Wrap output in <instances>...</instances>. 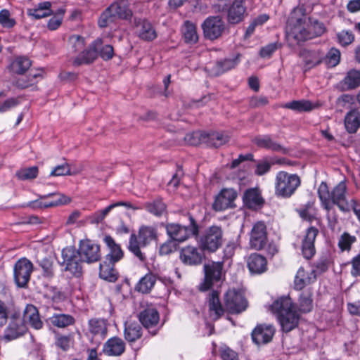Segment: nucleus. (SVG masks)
<instances>
[{
    "label": "nucleus",
    "mask_w": 360,
    "mask_h": 360,
    "mask_svg": "<svg viewBox=\"0 0 360 360\" xmlns=\"http://www.w3.org/2000/svg\"><path fill=\"white\" fill-rule=\"evenodd\" d=\"M31 60L25 56H18L13 58L9 66V70L17 75H23L31 67Z\"/></svg>",
    "instance_id": "nucleus-34"
},
{
    "label": "nucleus",
    "mask_w": 360,
    "mask_h": 360,
    "mask_svg": "<svg viewBox=\"0 0 360 360\" xmlns=\"http://www.w3.org/2000/svg\"><path fill=\"white\" fill-rule=\"evenodd\" d=\"M275 328L271 324H258L251 333L252 341L257 345L266 344L271 341Z\"/></svg>",
    "instance_id": "nucleus-23"
},
{
    "label": "nucleus",
    "mask_w": 360,
    "mask_h": 360,
    "mask_svg": "<svg viewBox=\"0 0 360 360\" xmlns=\"http://www.w3.org/2000/svg\"><path fill=\"white\" fill-rule=\"evenodd\" d=\"M39 173L37 167L34 166L31 167L22 168L17 171L15 175L18 179L21 181L32 180L35 179Z\"/></svg>",
    "instance_id": "nucleus-50"
},
{
    "label": "nucleus",
    "mask_w": 360,
    "mask_h": 360,
    "mask_svg": "<svg viewBox=\"0 0 360 360\" xmlns=\"http://www.w3.org/2000/svg\"><path fill=\"white\" fill-rule=\"evenodd\" d=\"M243 202L250 209H257L264 203L260 191L257 188L248 189L243 194Z\"/></svg>",
    "instance_id": "nucleus-31"
},
{
    "label": "nucleus",
    "mask_w": 360,
    "mask_h": 360,
    "mask_svg": "<svg viewBox=\"0 0 360 360\" xmlns=\"http://www.w3.org/2000/svg\"><path fill=\"white\" fill-rule=\"evenodd\" d=\"M311 38L321 36L326 31L324 24L317 20H310Z\"/></svg>",
    "instance_id": "nucleus-58"
},
{
    "label": "nucleus",
    "mask_w": 360,
    "mask_h": 360,
    "mask_svg": "<svg viewBox=\"0 0 360 360\" xmlns=\"http://www.w3.org/2000/svg\"><path fill=\"white\" fill-rule=\"evenodd\" d=\"M301 185V179L296 174L280 171L275 177V195L278 198H289Z\"/></svg>",
    "instance_id": "nucleus-4"
},
{
    "label": "nucleus",
    "mask_w": 360,
    "mask_h": 360,
    "mask_svg": "<svg viewBox=\"0 0 360 360\" xmlns=\"http://www.w3.org/2000/svg\"><path fill=\"white\" fill-rule=\"evenodd\" d=\"M300 54L303 58L306 70L318 66L323 63L325 57V52L320 49H304Z\"/></svg>",
    "instance_id": "nucleus-24"
},
{
    "label": "nucleus",
    "mask_w": 360,
    "mask_h": 360,
    "mask_svg": "<svg viewBox=\"0 0 360 360\" xmlns=\"http://www.w3.org/2000/svg\"><path fill=\"white\" fill-rule=\"evenodd\" d=\"M20 103L18 98H9L0 103V113L5 112Z\"/></svg>",
    "instance_id": "nucleus-62"
},
{
    "label": "nucleus",
    "mask_w": 360,
    "mask_h": 360,
    "mask_svg": "<svg viewBox=\"0 0 360 360\" xmlns=\"http://www.w3.org/2000/svg\"><path fill=\"white\" fill-rule=\"evenodd\" d=\"M253 143L259 148L271 150L274 152H278L282 154H288L289 150L274 141L269 135L257 136L254 138Z\"/></svg>",
    "instance_id": "nucleus-25"
},
{
    "label": "nucleus",
    "mask_w": 360,
    "mask_h": 360,
    "mask_svg": "<svg viewBox=\"0 0 360 360\" xmlns=\"http://www.w3.org/2000/svg\"><path fill=\"white\" fill-rule=\"evenodd\" d=\"M190 224L182 226L179 224H167L166 225L167 233L173 241L183 242L191 236L197 237L199 235V226L195 219L189 216Z\"/></svg>",
    "instance_id": "nucleus-6"
},
{
    "label": "nucleus",
    "mask_w": 360,
    "mask_h": 360,
    "mask_svg": "<svg viewBox=\"0 0 360 360\" xmlns=\"http://www.w3.org/2000/svg\"><path fill=\"white\" fill-rule=\"evenodd\" d=\"M340 51L336 48H331L327 53H325L323 63L328 68H333L340 63Z\"/></svg>",
    "instance_id": "nucleus-49"
},
{
    "label": "nucleus",
    "mask_w": 360,
    "mask_h": 360,
    "mask_svg": "<svg viewBox=\"0 0 360 360\" xmlns=\"http://www.w3.org/2000/svg\"><path fill=\"white\" fill-rule=\"evenodd\" d=\"M345 125L349 133H355L360 127V112L353 109L345 117Z\"/></svg>",
    "instance_id": "nucleus-38"
},
{
    "label": "nucleus",
    "mask_w": 360,
    "mask_h": 360,
    "mask_svg": "<svg viewBox=\"0 0 360 360\" xmlns=\"http://www.w3.org/2000/svg\"><path fill=\"white\" fill-rule=\"evenodd\" d=\"M89 331L94 335L104 338L108 333L107 321L103 319H91L89 321Z\"/></svg>",
    "instance_id": "nucleus-37"
},
{
    "label": "nucleus",
    "mask_w": 360,
    "mask_h": 360,
    "mask_svg": "<svg viewBox=\"0 0 360 360\" xmlns=\"http://www.w3.org/2000/svg\"><path fill=\"white\" fill-rule=\"evenodd\" d=\"M138 36L145 41H153L157 37V34L152 25L146 20H142L136 25Z\"/></svg>",
    "instance_id": "nucleus-36"
},
{
    "label": "nucleus",
    "mask_w": 360,
    "mask_h": 360,
    "mask_svg": "<svg viewBox=\"0 0 360 360\" xmlns=\"http://www.w3.org/2000/svg\"><path fill=\"white\" fill-rule=\"evenodd\" d=\"M114 55L113 47L111 45L102 44L101 47L98 49V56L103 60H108L111 59Z\"/></svg>",
    "instance_id": "nucleus-64"
},
{
    "label": "nucleus",
    "mask_w": 360,
    "mask_h": 360,
    "mask_svg": "<svg viewBox=\"0 0 360 360\" xmlns=\"http://www.w3.org/2000/svg\"><path fill=\"white\" fill-rule=\"evenodd\" d=\"M101 45L102 40L96 39L74 58L72 64L75 66H79L92 63L98 56V49Z\"/></svg>",
    "instance_id": "nucleus-17"
},
{
    "label": "nucleus",
    "mask_w": 360,
    "mask_h": 360,
    "mask_svg": "<svg viewBox=\"0 0 360 360\" xmlns=\"http://www.w3.org/2000/svg\"><path fill=\"white\" fill-rule=\"evenodd\" d=\"M65 270L75 276L82 274V263H94L101 259L100 246L89 240H82L79 249L67 247L62 250Z\"/></svg>",
    "instance_id": "nucleus-1"
},
{
    "label": "nucleus",
    "mask_w": 360,
    "mask_h": 360,
    "mask_svg": "<svg viewBox=\"0 0 360 360\" xmlns=\"http://www.w3.org/2000/svg\"><path fill=\"white\" fill-rule=\"evenodd\" d=\"M319 233V231L317 228L310 226L307 229L305 233L302 238V254L307 259L312 258L316 253L314 243Z\"/></svg>",
    "instance_id": "nucleus-19"
},
{
    "label": "nucleus",
    "mask_w": 360,
    "mask_h": 360,
    "mask_svg": "<svg viewBox=\"0 0 360 360\" xmlns=\"http://www.w3.org/2000/svg\"><path fill=\"white\" fill-rule=\"evenodd\" d=\"M356 240L354 236L350 235L347 232H344L340 237L338 240V247L342 252L349 251L352 245Z\"/></svg>",
    "instance_id": "nucleus-53"
},
{
    "label": "nucleus",
    "mask_w": 360,
    "mask_h": 360,
    "mask_svg": "<svg viewBox=\"0 0 360 360\" xmlns=\"http://www.w3.org/2000/svg\"><path fill=\"white\" fill-rule=\"evenodd\" d=\"M39 266L43 269V276L46 278H52L54 276L53 261L50 258H44L39 262Z\"/></svg>",
    "instance_id": "nucleus-56"
},
{
    "label": "nucleus",
    "mask_w": 360,
    "mask_h": 360,
    "mask_svg": "<svg viewBox=\"0 0 360 360\" xmlns=\"http://www.w3.org/2000/svg\"><path fill=\"white\" fill-rule=\"evenodd\" d=\"M33 264L26 257L19 259L13 266V279L15 285L26 288L33 272Z\"/></svg>",
    "instance_id": "nucleus-9"
},
{
    "label": "nucleus",
    "mask_w": 360,
    "mask_h": 360,
    "mask_svg": "<svg viewBox=\"0 0 360 360\" xmlns=\"http://www.w3.org/2000/svg\"><path fill=\"white\" fill-rule=\"evenodd\" d=\"M224 304L227 312L238 314L246 309L248 302L240 292L230 289L224 295Z\"/></svg>",
    "instance_id": "nucleus-11"
},
{
    "label": "nucleus",
    "mask_w": 360,
    "mask_h": 360,
    "mask_svg": "<svg viewBox=\"0 0 360 360\" xmlns=\"http://www.w3.org/2000/svg\"><path fill=\"white\" fill-rule=\"evenodd\" d=\"M68 44L70 51L77 53L84 49L85 46V39L77 34H73L69 37Z\"/></svg>",
    "instance_id": "nucleus-51"
},
{
    "label": "nucleus",
    "mask_w": 360,
    "mask_h": 360,
    "mask_svg": "<svg viewBox=\"0 0 360 360\" xmlns=\"http://www.w3.org/2000/svg\"><path fill=\"white\" fill-rule=\"evenodd\" d=\"M347 186L345 181H340L331 192V208L336 205L342 212L351 210L352 200L349 202L346 200Z\"/></svg>",
    "instance_id": "nucleus-18"
},
{
    "label": "nucleus",
    "mask_w": 360,
    "mask_h": 360,
    "mask_svg": "<svg viewBox=\"0 0 360 360\" xmlns=\"http://www.w3.org/2000/svg\"><path fill=\"white\" fill-rule=\"evenodd\" d=\"M205 278L199 285V290L202 292L210 290L214 284H217L222 279L223 263L212 262L210 264L205 265Z\"/></svg>",
    "instance_id": "nucleus-10"
},
{
    "label": "nucleus",
    "mask_w": 360,
    "mask_h": 360,
    "mask_svg": "<svg viewBox=\"0 0 360 360\" xmlns=\"http://www.w3.org/2000/svg\"><path fill=\"white\" fill-rule=\"evenodd\" d=\"M49 197H53L54 199H53L51 201H46L45 205H44V207H56L60 205H65L68 204L70 202V198L59 193H49L48 195H41L39 197L40 199H45Z\"/></svg>",
    "instance_id": "nucleus-47"
},
{
    "label": "nucleus",
    "mask_w": 360,
    "mask_h": 360,
    "mask_svg": "<svg viewBox=\"0 0 360 360\" xmlns=\"http://www.w3.org/2000/svg\"><path fill=\"white\" fill-rule=\"evenodd\" d=\"M226 19L229 24L236 25L242 22L248 15L245 3L243 0H235L228 7Z\"/></svg>",
    "instance_id": "nucleus-22"
},
{
    "label": "nucleus",
    "mask_w": 360,
    "mask_h": 360,
    "mask_svg": "<svg viewBox=\"0 0 360 360\" xmlns=\"http://www.w3.org/2000/svg\"><path fill=\"white\" fill-rule=\"evenodd\" d=\"M115 208L114 203L110 204L103 210H98L94 212L91 217V221L93 224H99L103 221V220L105 218V217L109 214V212Z\"/></svg>",
    "instance_id": "nucleus-55"
},
{
    "label": "nucleus",
    "mask_w": 360,
    "mask_h": 360,
    "mask_svg": "<svg viewBox=\"0 0 360 360\" xmlns=\"http://www.w3.org/2000/svg\"><path fill=\"white\" fill-rule=\"evenodd\" d=\"M125 351V343L118 337L108 339L103 345V352L107 356H119Z\"/></svg>",
    "instance_id": "nucleus-27"
},
{
    "label": "nucleus",
    "mask_w": 360,
    "mask_h": 360,
    "mask_svg": "<svg viewBox=\"0 0 360 360\" xmlns=\"http://www.w3.org/2000/svg\"><path fill=\"white\" fill-rule=\"evenodd\" d=\"M156 282V276L152 273H148L142 277L137 285L136 290L142 293H148Z\"/></svg>",
    "instance_id": "nucleus-42"
},
{
    "label": "nucleus",
    "mask_w": 360,
    "mask_h": 360,
    "mask_svg": "<svg viewBox=\"0 0 360 360\" xmlns=\"http://www.w3.org/2000/svg\"><path fill=\"white\" fill-rule=\"evenodd\" d=\"M237 193L234 189L224 188L218 194L213 203L212 207L215 211H223L233 207L234 200Z\"/></svg>",
    "instance_id": "nucleus-21"
},
{
    "label": "nucleus",
    "mask_w": 360,
    "mask_h": 360,
    "mask_svg": "<svg viewBox=\"0 0 360 360\" xmlns=\"http://www.w3.org/2000/svg\"><path fill=\"white\" fill-rule=\"evenodd\" d=\"M318 194L324 209L329 211L331 209V193H329L326 183L322 182L320 184L318 189Z\"/></svg>",
    "instance_id": "nucleus-48"
},
{
    "label": "nucleus",
    "mask_w": 360,
    "mask_h": 360,
    "mask_svg": "<svg viewBox=\"0 0 360 360\" xmlns=\"http://www.w3.org/2000/svg\"><path fill=\"white\" fill-rule=\"evenodd\" d=\"M208 306L210 316L213 320H218L224 314L226 309L224 307L219 300V293L213 290L209 294Z\"/></svg>",
    "instance_id": "nucleus-28"
},
{
    "label": "nucleus",
    "mask_w": 360,
    "mask_h": 360,
    "mask_svg": "<svg viewBox=\"0 0 360 360\" xmlns=\"http://www.w3.org/2000/svg\"><path fill=\"white\" fill-rule=\"evenodd\" d=\"M284 107L297 112H309L314 108L311 102L307 100L292 101L285 103Z\"/></svg>",
    "instance_id": "nucleus-46"
},
{
    "label": "nucleus",
    "mask_w": 360,
    "mask_h": 360,
    "mask_svg": "<svg viewBox=\"0 0 360 360\" xmlns=\"http://www.w3.org/2000/svg\"><path fill=\"white\" fill-rule=\"evenodd\" d=\"M224 232L221 226L212 225L207 228L198 240L199 247L204 251L216 252L223 244Z\"/></svg>",
    "instance_id": "nucleus-7"
},
{
    "label": "nucleus",
    "mask_w": 360,
    "mask_h": 360,
    "mask_svg": "<svg viewBox=\"0 0 360 360\" xmlns=\"http://www.w3.org/2000/svg\"><path fill=\"white\" fill-rule=\"evenodd\" d=\"M268 243L266 226L263 221L256 222L250 231L249 245L252 249L260 250Z\"/></svg>",
    "instance_id": "nucleus-15"
},
{
    "label": "nucleus",
    "mask_w": 360,
    "mask_h": 360,
    "mask_svg": "<svg viewBox=\"0 0 360 360\" xmlns=\"http://www.w3.org/2000/svg\"><path fill=\"white\" fill-rule=\"evenodd\" d=\"M314 307L313 291L308 288L303 291L299 297V310L302 313H309Z\"/></svg>",
    "instance_id": "nucleus-39"
},
{
    "label": "nucleus",
    "mask_w": 360,
    "mask_h": 360,
    "mask_svg": "<svg viewBox=\"0 0 360 360\" xmlns=\"http://www.w3.org/2000/svg\"><path fill=\"white\" fill-rule=\"evenodd\" d=\"M306 18H297L293 26L287 30V38L291 43L299 44L300 42L311 39V32L305 27Z\"/></svg>",
    "instance_id": "nucleus-14"
},
{
    "label": "nucleus",
    "mask_w": 360,
    "mask_h": 360,
    "mask_svg": "<svg viewBox=\"0 0 360 360\" xmlns=\"http://www.w3.org/2000/svg\"><path fill=\"white\" fill-rule=\"evenodd\" d=\"M15 22L10 18V13L8 10L4 9L0 11V24L4 27L11 28L14 26Z\"/></svg>",
    "instance_id": "nucleus-61"
},
{
    "label": "nucleus",
    "mask_w": 360,
    "mask_h": 360,
    "mask_svg": "<svg viewBox=\"0 0 360 360\" xmlns=\"http://www.w3.org/2000/svg\"><path fill=\"white\" fill-rule=\"evenodd\" d=\"M139 319L152 335L157 334L160 328V314L155 307L152 305L147 306L140 311Z\"/></svg>",
    "instance_id": "nucleus-12"
},
{
    "label": "nucleus",
    "mask_w": 360,
    "mask_h": 360,
    "mask_svg": "<svg viewBox=\"0 0 360 360\" xmlns=\"http://www.w3.org/2000/svg\"><path fill=\"white\" fill-rule=\"evenodd\" d=\"M131 15L128 0H115L101 14L98 25L101 27H105L117 19L127 20Z\"/></svg>",
    "instance_id": "nucleus-5"
},
{
    "label": "nucleus",
    "mask_w": 360,
    "mask_h": 360,
    "mask_svg": "<svg viewBox=\"0 0 360 360\" xmlns=\"http://www.w3.org/2000/svg\"><path fill=\"white\" fill-rule=\"evenodd\" d=\"M145 207L149 212L156 216L162 215L166 210L165 204L160 199H157L153 202H147Z\"/></svg>",
    "instance_id": "nucleus-52"
},
{
    "label": "nucleus",
    "mask_w": 360,
    "mask_h": 360,
    "mask_svg": "<svg viewBox=\"0 0 360 360\" xmlns=\"http://www.w3.org/2000/svg\"><path fill=\"white\" fill-rule=\"evenodd\" d=\"M184 40L188 44H195L198 40L196 26L190 21H186L182 28Z\"/></svg>",
    "instance_id": "nucleus-45"
},
{
    "label": "nucleus",
    "mask_w": 360,
    "mask_h": 360,
    "mask_svg": "<svg viewBox=\"0 0 360 360\" xmlns=\"http://www.w3.org/2000/svg\"><path fill=\"white\" fill-rule=\"evenodd\" d=\"M51 324L58 328H66L75 323V318L70 314H54L51 318Z\"/></svg>",
    "instance_id": "nucleus-43"
},
{
    "label": "nucleus",
    "mask_w": 360,
    "mask_h": 360,
    "mask_svg": "<svg viewBox=\"0 0 360 360\" xmlns=\"http://www.w3.org/2000/svg\"><path fill=\"white\" fill-rule=\"evenodd\" d=\"M104 241L110 249V252L106 255L105 260H109L114 263L120 261L124 256V252L120 245L117 244L110 236H105Z\"/></svg>",
    "instance_id": "nucleus-33"
},
{
    "label": "nucleus",
    "mask_w": 360,
    "mask_h": 360,
    "mask_svg": "<svg viewBox=\"0 0 360 360\" xmlns=\"http://www.w3.org/2000/svg\"><path fill=\"white\" fill-rule=\"evenodd\" d=\"M27 330V326L20 316L19 312H15L11 317V321L5 330L4 338L8 341L17 339Z\"/></svg>",
    "instance_id": "nucleus-16"
},
{
    "label": "nucleus",
    "mask_w": 360,
    "mask_h": 360,
    "mask_svg": "<svg viewBox=\"0 0 360 360\" xmlns=\"http://www.w3.org/2000/svg\"><path fill=\"white\" fill-rule=\"evenodd\" d=\"M70 168L68 163L56 166L50 173V176H59L63 175H71Z\"/></svg>",
    "instance_id": "nucleus-63"
},
{
    "label": "nucleus",
    "mask_w": 360,
    "mask_h": 360,
    "mask_svg": "<svg viewBox=\"0 0 360 360\" xmlns=\"http://www.w3.org/2000/svg\"><path fill=\"white\" fill-rule=\"evenodd\" d=\"M271 309L283 332L288 333L298 326L300 316L294 309L290 297L284 296L277 299L271 304Z\"/></svg>",
    "instance_id": "nucleus-2"
},
{
    "label": "nucleus",
    "mask_w": 360,
    "mask_h": 360,
    "mask_svg": "<svg viewBox=\"0 0 360 360\" xmlns=\"http://www.w3.org/2000/svg\"><path fill=\"white\" fill-rule=\"evenodd\" d=\"M186 140L191 145H198L200 143H205L207 146L214 148H219L229 141L230 137L222 132H212L206 134L205 132H193L187 134Z\"/></svg>",
    "instance_id": "nucleus-8"
},
{
    "label": "nucleus",
    "mask_w": 360,
    "mask_h": 360,
    "mask_svg": "<svg viewBox=\"0 0 360 360\" xmlns=\"http://www.w3.org/2000/svg\"><path fill=\"white\" fill-rule=\"evenodd\" d=\"M158 237L157 230L153 226H143L140 227L139 234L131 233L129 238L128 250L140 261L144 262L146 257L141 249L146 247L152 240Z\"/></svg>",
    "instance_id": "nucleus-3"
},
{
    "label": "nucleus",
    "mask_w": 360,
    "mask_h": 360,
    "mask_svg": "<svg viewBox=\"0 0 360 360\" xmlns=\"http://www.w3.org/2000/svg\"><path fill=\"white\" fill-rule=\"evenodd\" d=\"M200 248L187 245L180 251V259L186 265L195 266L200 264L204 258V253Z\"/></svg>",
    "instance_id": "nucleus-20"
},
{
    "label": "nucleus",
    "mask_w": 360,
    "mask_h": 360,
    "mask_svg": "<svg viewBox=\"0 0 360 360\" xmlns=\"http://www.w3.org/2000/svg\"><path fill=\"white\" fill-rule=\"evenodd\" d=\"M114 262L109 260H104L101 263L99 266L100 277L110 282H115L118 278V273L114 269Z\"/></svg>",
    "instance_id": "nucleus-35"
},
{
    "label": "nucleus",
    "mask_w": 360,
    "mask_h": 360,
    "mask_svg": "<svg viewBox=\"0 0 360 360\" xmlns=\"http://www.w3.org/2000/svg\"><path fill=\"white\" fill-rule=\"evenodd\" d=\"M338 43L346 46L352 44L354 40V36L351 31L342 30L337 34Z\"/></svg>",
    "instance_id": "nucleus-57"
},
{
    "label": "nucleus",
    "mask_w": 360,
    "mask_h": 360,
    "mask_svg": "<svg viewBox=\"0 0 360 360\" xmlns=\"http://www.w3.org/2000/svg\"><path fill=\"white\" fill-rule=\"evenodd\" d=\"M316 279V274L314 270L306 271L303 267H300L295 277V288L301 290L307 285L314 282Z\"/></svg>",
    "instance_id": "nucleus-29"
},
{
    "label": "nucleus",
    "mask_w": 360,
    "mask_h": 360,
    "mask_svg": "<svg viewBox=\"0 0 360 360\" xmlns=\"http://www.w3.org/2000/svg\"><path fill=\"white\" fill-rule=\"evenodd\" d=\"M39 76H41L39 73L30 72L27 76V79L26 80H25L24 79H18L13 83V84L18 88L25 89L32 84L33 79H35Z\"/></svg>",
    "instance_id": "nucleus-59"
},
{
    "label": "nucleus",
    "mask_w": 360,
    "mask_h": 360,
    "mask_svg": "<svg viewBox=\"0 0 360 360\" xmlns=\"http://www.w3.org/2000/svg\"><path fill=\"white\" fill-rule=\"evenodd\" d=\"M22 319L24 323L27 321L34 329L39 330L43 327V322L40 319L39 311L33 304L26 305Z\"/></svg>",
    "instance_id": "nucleus-32"
},
{
    "label": "nucleus",
    "mask_w": 360,
    "mask_h": 360,
    "mask_svg": "<svg viewBox=\"0 0 360 360\" xmlns=\"http://www.w3.org/2000/svg\"><path fill=\"white\" fill-rule=\"evenodd\" d=\"M360 86V70L352 69L349 70L344 79L340 82L338 87L341 91L354 89Z\"/></svg>",
    "instance_id": "nucleus-30"
},
{
    "label": "nucleus",
    "mask_w": 360,
    "mask_h": 360,
    "mask_svg": "<svg viewBox=\"0 0 360 360\" xmlns=\"http://www.w3.org/2000/svg\"><path fill=\"white\" fill-rule=\"evenodd\" d=\"M65 12V9L64 8H60L56 13L49 20L47 27L50 30H56L60 26Z\"/></svg>",
    "instance_id": "nucleus-54"
},
{
    "label": "nucleus",
    "mask_w": 360,
    "mask_h": 360,
    "mask_svg": "<svg viewBox=\"0 0 360 360\" xmlns=\"http://www.w3.org/2000/svg\"><path fill=\"white\" fill-rule=\"evenodd\" d=\"M124 338L129 342H133L142 336V328L137 323H131L125 326Z\"/></svg>",
    "instance_id": "nucleus-44"
},
{
    "label": "nucleus",
    "mask_w": 360,
    "mask_h": 360,
    "mask_svg": "<svg viewBox=\"0 0 360 360\" xmlns=\"http://www.w3.org/2000/svg\"><path fill=\"white\" fill-rule=\"evenodd\" d=\"M51 6V4L49 1L40 3L37 8L29 9L27 14L35 19L45 18L53 13Z\"/></svg>",
    "instance_id": "nucleus-41"
},
{
    "label": "nucleus",
    "mask_w": 360,
    "mask_h": 360,
    "mask_svg": "<svg viewBox=\"0 0 360 360\" xmlns=\"http://www.w3.org/2000/svg\"><path fill=\"white\" fill-rule=\"evenodd\" d=\"M225 23L219 16L207 18L202 24L204 37L210 40L219 38L225 30Z\"/></svg>",
    "instance_id": "nucleus-13"
},
{
    "label": "nucleus",
    "mask_w": 360,
    "mask_h": 360,
    "mask_svg": "<svg viewBox=\"0 0 360 360\" xmlns=\"http://www.w3.org/2000/svg\"><path fill=\"white\" fill-rule=\"evenodd\" d=\"M237 65L235 59H224L217 61L211 68V73L214 76H219L225 72L234 68Z\"/></svg>",
    "instance_id": "nucleus-40"
},
{
    "label": "nucleus",
    "mask_w": 360,
    "mask_h": 360,
    "mask_svg": "<svg viewBox=\"0 0 360 360\" xmlns=\"http://www.w3.org/2000/svg\"><path fill=\"white\" fill-rule=\"evenodd\" d=\"M247 266L252 274H261L267 270L266 257L258 253H252L246 258Z\"/></svg>",
    "instance_id": "nucleus-26"
},
{
    "label": "nucleus",
    "mask_w": 360,
    "mask_h": 360,
    "mask_svg": "<svg viewBox=\"0 0 360 360\" xmlns=\"http://www.w3.org/2000/svg\"><path fill=\"white\" fill-rule=\"evenodd\" d=\"M72 340L70 335H58L56 338V345L63 351H67L70 347Z\"/></svg>",
    "instance_id": "nucleus-60"
}]
</instances>
